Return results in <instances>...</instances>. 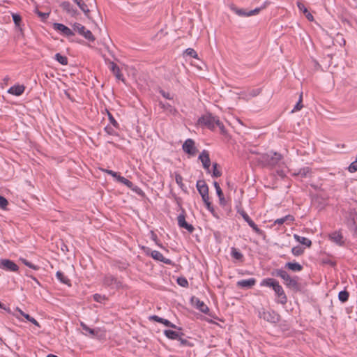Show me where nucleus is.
<instances>
[{
	"instance_id": "1",
	"label": "nucleus",
	"mask_w": 357,
	"mask_h": 357,
	"mask_svg": "<svg viewBox=\"0 0 357 357\" xmlns=\"http://www.w3.org/2000/svg\"><path fill=\"white\" fill-rule=\"evenodd\" d=\"M260 285L261 287H271L273 289L276 296L277 303H279L282 305H285L287 303V297L282 287L277 280L273 278H266L261 282Z\"/></svg>"
},
{
	"instance_id": "2",
	"label": "nucleus",
	"mask_w": 357,
	"mask_h": 357,
	"mask_svg": "<svg viewBox=\"0 0 357 357\" xmlns=\"http://www.w3.org/2000/svg\"><path fill=\"white\" fill-rule=\"evenodd\" d=\"M199 125L206 126L210 130H214L215 127H218L222 132H225V127L219 120V119L211 114H206L200 117L198 120Z\"/></svg>"
},
{
	"instance_id": "3",
	"label": "nucleus",
	"mask_w": 357,
	"mask_h": 357,
	"mask_svg": "<svg viewBox=\"0 0 357 357\" xmlns=\"http://www.w3.org/2000/svg\"><path fill=\"white\" fill-rule=\"evenodd\" d=\"M275 275L278 277L281 278L284 284L290 289L297 290L299 289L298 278L290 276L287 271L282 269H277L275 271Z\"/></svg>"
},
{
	"instance_id": "4",
	"label": "nucleus",
	"mask_w": 357,
	"mask_h": 357,
	"mask_svg": "<svg viewBox=\"0 0 357 357\" xmlns=\"http://www.w3.org/2000/svg\"><path fill=\"white\" fill-rule=\"evenodd\" d=\"M261 161L265 165L275 167H282L284 163L282 161V155L276 152H270L261 156Z\"/></svg>"
},
{
	"instance_id": "5",
	"label": "nucleus",
	"mask_w": 357,
	"mask_h": 357,
	"mask_svg": "<svg viewBox=\"0 0 357 357\" xmlns=\"http://www.w3.org/2000/svg\"><path fill=\"white\" fill-rule=\"evenodd\" d=\"M73 31L77 32L79 34L84 37L86 40L91 42L95 40V37L90 30L85 28L84 26L79 23H75L73 25Z\"/></svg>"
},
{
	"instance_id": "6",
	"label": "nucleus",
	"mask_w": 357,
	"mask_h": 357,
	"mask_svg": "<svg viewBox=\"0 0 357 357\" xmlns=\"http://www.w3.org/2000/svg\"><path fill=\"white\" fill-rule=\"evenodd\" d=\"M0 268L7 271L16 272L18 271V266L13 261L7 259L0 260Z\"/></svg>"
},
{
	"instance_id": "7",
	"label": "nucleus",
	"mask_w": 357,
	"mask_h": 357,
	"mask_svg": "<svg viewBox=\"0 0 357 357\" xmlns=\"http://www.w3.org/2000/svg\"><path fill=\"white\" fill-rule=\"evenodd\" d=\"M196 186L199 193L202 196V200L206 201L209 196L208 188L205 181L202 180L197 181Z\"/></svg>"
},
{
	"instance_id": "8",
	"label": "nucleus",
	"mask_w": 357,
	"mask_h": 357,
	"mask_svg": "<svg viewBox=\"0 0 357 357\" xmlns=\"http://www.w3.org/2000/svg\"><path fill=\"white\" fill-rule=\"evenodd\" d=\"M53 28L55 31L60 32L65 36L69 37L74 36L73 31L63 24L54 23Z\"/></svg>"
},
{
	"instance_id": "9",
	"label": "nucleus",
	"mask_w": 357,
	"mask_h": 357,
	"mask_svg": "<svg viewBox=\"0 0 357 357\" xmlns=\"http://www.w3.org/2000/svg\"><path fill=\"white\" fill-rule=\"evenodd\" d=\"M183 149L185 153L191 155H195L197 151V149L195 146V142L191 139H188L185 140L183 144Z\"/></svg>"
},
{
	"instance_id": "10",
	"label": "nucleus",
	"mask_w": 357,
	"mask_h": 357,
	"mask_svg": "<svg viewBox=\"0 0 357 357\" xmlns=\"http://www.w3.org/2000/svg\"><path fill=\"white\" fill-rule=\"evenodd\" d=\"M103 283L107 287H111L112 288H119L121 287V283L119 282L116 278L114 276L109 275H106L104 278Z\"/></svg>"
},
{
	"instance_id": "11",
	"label": "nucleus",
	"mask_w": 357,
	"mask_h": 357,
	"mask_svg": "<svg viewBox=\"0 0 357 357\" xmlns=\"http://www.w3.org/2000/svg\"><path fill=\"white\" fill-rule=\"evenodd\" d=\"M243 220L249 225L250 227L258 234H262L263 231L260 229L257 225L252 220V219L249 217V215L245 212L242 211L241 213Z\"/></svg>"
},
{
	"instance_id": "12",
	"label": "nucleus",
	"mask_w": 357,
	"mask_h": 357,
	"mask_svg": "<svg viewBox=\"0 0 357 357\" xmlns=\"http://www.w3.org/2000/svg\"><path fill=\"white\" fill-rule=\"evenodd\" d=\"M199 159L201 160L203 167L205 169H206L207 172H209L211 160H210L209 154H208V151H203L200 153V155L199 156Z\"/></svg>"
},
{
	"instance_id": "13",
	"label": "nucleus",
	"mask_w": 357,
	"mask_h": 357,
	"mask_svg": "<svg viewBox=\"0 0 357 357\" xmlns=\"http://www.w3.org/2000/svg\"><path fill=\"white\" fill-rule=\"evenodd\" d=\"M151 256L153 259L155 260L163 262L165 264L170 265L172 264V261L169 259L165 258L162 253H160L159 251L157 250H153L151 252Z\"/></svg>"
},
{
	"instance_id": "14",
	"label": "nucleus",
	"mask_w": 357,
	"mask_h": 357,
	"mask_svg": "<svg viewBox=\"0 0 357 357\" xmlns=\"http://www.w3.org/2000/svg\"><path fill=\"white\" fill-rule=\"evenodd\" d=\"M61 6L63 10L72 17H75L78 14L76 8H75L69 2L63 1Z\"/></svg>"
},
{
	"instance_id": "15",
	"label": "nucleus",
	"mask_w": 357,
	"mask_h": 357,
	"mask_svg": "<svg viewBox=\"0 0 357 357\" xmlns=\"http://www.w3.org/2000/svg\"><path fill=\"white\" fill-rule=\"evenodd\" d=\"M178 225L180 227L186 229L190 233H192L194 231L193 226L185 221V218L183 215L181 214L178 216Z\"/></svg>"
},
{
	"instance_id": "16",
	"label": "nucleus",
	"mask_w": 357,
	"mask_h": 357,
	"mask_svg": "<svg viewBox=\"0 0 357 357\" xmlns=\"http://www.w3.org/2000/svg\"><path fill=\"white\" fill-rule=\"evenodd\" d=\"M25 90V86L24 85H14L11 86L8 90V93L16 96H21Z\"/></svg>"
},
{
	"instance_id": "17",
	"label": "nucleus",
	"mask_w": 357,
	"mask_h": 357,
	"mask_svg": "<svg viewBox=\"0 0 357 357\" xmlns=\"http://www.w3.org/2000/svg\"><path fill=\"white\" fill-rule=\"evenodd\" d=\"M331 241L336 243L338 245H342L344 244L343 236L339 231H334L329 235Z\"/></svg>"
},
{
	"instance_id": "18",
	"label": "nucleus",
	"mask_w": 357,
	"mask_h": 357,
	"mask_svg": "<svg viewBox=\"0 0 357 357\" xmlns=\"http://www.w3.org/2000/svg\"><path fill=\"white\" fill-rule=\"evenodd\" d=\"M150 320H153L159 323L164 324L166 326L171 327L173 328H176V326L172 323H171L169 320L161 318L157 315H153L149 317Z\"/></svg>"
},
{
	"instance_id": "19",
	"label": "nucleus",
	"mask_w": 357,
	"mask_h": 357,
	"mask_svg": "<svg viewBox=\"0 0 357 357\" xmlns=\"http://www.w3.org/2000/svg\"><path fill=\"white\" fill-rule=\"evenodd\" d=\"M256 283L255 278H250L248 280H241L237 282V286L241 288H251Z\"/></svg>"
},
{
	"instance_id": "20",
	"label": "nucleus",
	"mask_w": 357,
	"mask_h": 357,
	"mask_svg": "<svg viewBox=\"0 0 357 357\" xmlns=\"http://www.w3.org/2000/svg\"><path fill=\"white\" fill-rule=\"evenodd\" d=\"M262 317L264 319L275 323L278 321V315L274 312H263Z\"/></svg>"
},
{
	"instance_id": "21",
	"label": "nucleus",
	"mask_w": 357,
	"mask_h": 357,
	"mask_svg": "<svg viewBox=\"0 0 357 357\" xmlns=\"http://www.w3.org/2000/svg\"><path fill=\"white\" fill-rule=\"evenodd\" d=\"M213 185L215 188V191H216V193H217V195L219 198V201H220V204L222 206H225L227 204V202L224 197V195H223V192L222 191V189L220 188L219 184L218 182L215 181L213 183Z\"/></svg>"
},
{
	"instance_id": "22",
	"label": "nucleus",
	"mask_w": 357,
	"mask_h": 357,
	"mask_svg": "<svg viewBox=\"0 0 357 357\" xmlns=\"http://www.w3.org/2000/svg\"><path fill=\"white\" fill-rule=\"evenodd\" d=\"M294 220V216L291 215H285L284 217H282L281 218H278L274 221V225H282L284 223H287V225H289L291 222H292Z\"/></svg>"
},
{
	"instance_id": "23",
	"label": "nucleus",
	"mask_w": 357,
	"mask_h": 357,
	"mask_svg": "<svg viewBox=\"0 0 357 357\" xmlns=\"http://www.w3.org/2000/svg\"><path fill=\"white\" fill-rule=\"evenodd\" d=\"M164 334L167 338L170 340H178L181 337V335H182V333L179 332L172 330H165Z\"/></svg>"
},
{
	"instance_id": "24",
	"label": "nucleus",
	"mask_w": 357,
	"mask_h": 357,
	"mask_svg": "<svg viewBox=\"0 0 357 357\" xmlns=\"http://www.w3.org/2000/svg\"><path fill=\"white\" fill-rule=\"evenodd\" d=\"M297 6L298 8V9L302 11L305 17L307 18L308 20L310 21H313L314 20V17L312 16V15L307 10V9L305 8V6H304V4L300 1L297 2Z\"/></svg>"
},
{
	"instance_id": "25",
	"label": "nucleus",
	"mask_w": 357,
	"mask_h": 357,
	"mask_svg": "<svg viewBox=\"0 0 357 357\" xmlns=\"http://www.w3.org/2000/svg\"><path fill=\"white\" fill-rule=\"evenodd\" d=\"M261 92V89H254L249 90L247 93H241L242 98H244L245 100H249L250 98L252 97H255L258 96Z\"/></svg>"
},
{
	"instance_id": "26",
	"label": "nucleus",
	"mask_w": 357,
	"mask_h": 357,
	"mask_svg": "<svg viewBox=\"0 0 357 357\" xmlns=\"http://www.w3.org/2000/svg\"><path fill=\"white\" fill-rule=\"evenodd\" d=\"M73 1L79 6L81 10L85 14V15L88 16L90 13V10L89 9L87 5L83 1V0Z\"/></svg>"
},
{
	"instance_id": "27",
	"label": "nucleus",
	"mask_w": 357,
	"mask_h": 357,
	"mask_svg": "<svg viewBox=\"0 0 357 357\" xmlns=\"http://www.w3.org/2000/svg\"><path fill=\"white\" fill-rule=\"evenodd\" d=\"M294 238H295V240L297 242H298L304 245H306L307 247H310L312 244V242L310 239H308L305 237H303V236H301L298 234H294Z\"/></svg>"
},
{
	"instance_id": "28",
	"label": "nucleus",
	"mask_w": 357,
	"mask_h": 357,
	"mask_svg": "<svg viewBox=\"0 0 357 357\" xmlns=\"http://www.w3.org/2000/svg\"><path fill=\"white\" fill-rule=\"evenodd\" d=\"M285 267L293 271H301L303 268L302 266L297 262H288L285 264Z\"/></svg>"
},
{
	"instance_id": "29",
	"label": "nucleus",
	"mask_w": 357,
	"mask_h": 357,
	"mask_svg": "<svg viewBox=\"0 0 357 357\" xmlns=\"http://www.w3.org/2000/svg\"><path fill=\"white\" fill-rule=\"evenodd\" d=\"M111 70L118 79L122 80L123 82L124 81L123 75L120 72L119 68L115 63H112Z\"/></svg>"
},
{
	"instance_id": "30",
	"label": "nucleus",
	"mask_w": 357,
	"mask_h": 357,
	"mask_svg": "<svg viewBox=\"0 0 357 357\" xmlns=\"http://www.w3.org/2000/svg\"><path fill=\"white\" fill-rule=\"evenodd\" d=\"M56 278L62 283L68 284V286H70V280L68 278L67 276H66L61 271H57L56 273Z\"/></svg>"
},
{
	"instance_id": "31",
	"label": "nucleus",
	"mask_w": 357,
	"mask_h": 357,
	"mask_svg": "<svg viewBox=\"0 0 357 357\" xmlns=\"http://www.w3.org/2000/svg\"><path fill=\"white\" fill-rule=\"evenodd\" d=\"M310 173V169L308 167H303L302 169H300L298 172H295L293 174L294 176H300L301 177H306Z\"/></svg>"
},
{
	"instance_id": "32",
	"label": "nucleus",
	"mask_w": 357,
	"mask_h": 357,
	"mask_svg": "<svg viewBox=\"0 0 357 357\" xmlns=\"http://www.w3.org/2000/svg\"><path fill=\"white\" fill-rule=\"evenodd\" d=\"M231 255L234 259L236 260H242L243 257V254L234 247L231 248Z\"/></svg>"
},
{
	"instance_id": "33",
	"label": "nucleus",
	"mask_w": 357,
	"mask_h": 357,
	"mask_svg": "<svg viewBox=\"0 0 357 357\" xmlns=\"http://www.w3.org/2000/svg\"><path fill=\"white\" fill-rule=\"evenodd\" d=\"M54 58L61 65H67L68 64L67 57L61 55L59 53H56L54 56Z\"/></svg>"
},
{
	"instance_id": "34",
	"label": "nucleus",
	"mask_w": 357,
	"mask_h": 357,
	"mask_svg": "<svg viewBox=\"0 0 357 357\" xmlns=\"http://www.w3.org/2000/svg\"><path fill=\"white\" fill-rule=\"evenodd\" d=\"M81 326H82L83 331H84L85 335L89 333L91 336L93 337V336H95L97 334V332H96L93 329H92V328H89V326H87L83 322L81 323Z\"/></svg>"
},
{
	"instance_id": "35",
	"label": "nucleus",
	"mask_w": 357,
	"mask_h": 357,
	"mask_svg": "<svg viewBox=\"0 0 357 357\" xmlns=\"http://www.w3.org/2000/svg\"><path fill=\"white\" fill-rule=\"evenodd\" d=\"M118 181L124 184L125 185L128 186V188H132L133 184L131 181H130L129 180H128L127 178H126L125 177L123 176H118Z\"/></svg>"
},
{
	"instance_id": "36",
	"label": "nucleus",
	"mask_w": 357,
	"mask_h": 357,
	"mask_svg": "<svg viewBox=\"0 0 357 357\" xmlns=\"http://www.w3.org/2000/svg\"><path fill=\"white\" fill-rule=\"evenodd\" d=\"M184 54L190 57L198 59V54L192 48H188L185 50Z\"/></svg>"
},
{
	"instance_id": "37",
	"label": "nucleus",
	"mask_w": 357,
	"mask_h": 357,
	"mask_svg": "<svg viewBox=\"0 0 357 357\" xmlns=\"http://www.w3.org/2000/svg\"><path fill=\"white\" fill-rule=\"evenodd\" d=\"M16 313H13V315L15 317L20 321H22L20 316L24 317L26 319V316H29L28 314L24 313L21 309L19 307L16 308Z\"/></svg>"
},
{
	"instance_id": "38",
	"label": "nucleus",
	"mask_w": 357,
	"mask_h": 357,
	"mask_svg": "<svg viewBox=\"0 0 357 357\" xmlns=\"http://www.w3.org/2000/svg\"><path fill=\"white\" fill-rule=\"evenodd\" d=\"M338 298L342 302H346L349 298V293L347 291H341L338 294Z\"/></svg>"
},
{
	"instance_id": "39",
	"label": "nucleus",
	"mask_w": 357,
	"mask_h": 357,
	"mask_svg": "<svg viewBox=\"0 0 357 357\" xmlns=\"http://www.w3.org/2000/svg\"><path fill=\"white\" fill-rule=\"evenodd\" d=\"M302 96H303V94L301 93L300 95L299 100H298V102L296 104V105L294 106V109L291 110V113L298 112V111H299V110H301L302 109V107H303Z\"/></svg>"
},
{
	"instance_id": "40",
	"label": "nucleus",
	"mask_w": 357,
	"mask_h": 357,
	"mask_svg": "<svg viewBox=\"0 0 357 357\" xmlns=\"http://www.w3.org/2000/svg\"><path fill=\"white\" fill-rule=\"evenodd\" d=\"M197 305L198 309L202 312L206 313L208 311V307L204 303V302L198 301Z\"/></svg>"
},
{
	"instance_id": "41",
	"label": "nucleus",
	"mask_w": 357,
	"mask_h": 357,
	"mask_svg": "<svg viewBox=\"0 0 357 357\" xmlns=\"http://www.w3.org/2000/svg\"><path fill=\"white\" fill-rule=\"evenodd\" d=\"M175 181L181 188L184 187V184L183 183V177L179 174L175 173Z\"/></svg>"
},
{
	"instance_id": "42",
	"label": "nucleus",
	"mask_w": 357,
	"mask_h": 357,
	"mask_svg": "<svg viewBox=\"0 0 357 357\" xmlns=\"http://www.w3.org/2000/svg\"><path fill=\"white\" fill-rule=\"evenodd\" d=\"M93 299L96 302L102 303L103 301H105L106 300V297L104 295H101V294H95L93 295Z\"/></svg>"
},
{
	"instance_id": "43",
	"label": "nucleus",
	"mask_w": 357,
	"mask_h": 357,
	"mask_svg": "<svg viewBox=\"0 0 357 357\" xmlns=\"http://www.w3.org/2000/svg\"><path fill=\"white\" fill-rule=\"evenodd\" d=\"M234 11L238 16L248 17V11L243 9L234 8Z\"/></svg>"
},
{
	"instance_id": "44",
	"label": "nucleus",
	"mask_w": 357,
	"mask_h": 357,
	"mask_svg": "<svg viewBox=\"0 0 357 357\" xmlns=\"http://www.w3.org/2000/svg\"><path fill=\"white\" fill-rule=\"evenodd\" d=\"M12 17H13V22L15 24V25L20 26V22L22 21V18H21L20 15L18 14H13Z\"/></svg>"
},
{
	"instance_id": "45",
	"label": "nucleus",
	"mask_w": 357,
	"mask_h": 357,
	"mask_svg": "<svg viewBox=\"0 0 357 357\" xmlns=\"http://www.w3.org/2000/svg\"><path fill=\"white\" fill-rule=\"evenodd\" d=\"M217 166H218L217 163H213V176H214V177H219L221 176V172L220 170L218 169Z\"/></svg>"
},
{
	"instance_id": "46",
	"label": "nucleus",
	"mask_w": 357,
	"mask_h": 357,
	"mask_svg": "<svg viewBox=\"0 0 357 357\" xmlns=\"http://www.w3.org/2000/svg\"><path fill=\"white\" fill-rule=\"evenodd\" d=\"M22 261L23 262V264L24 265H26V266L33 269V270H38V266L31 264V262L28 261L26 259H21Z\"/></svg>"
},
{
	"instance_id": "47",
	"label": "nucleus",
	"mask_w": 357,
	"mask_h": 357,
	"mask_svg": "<svg viewBox=\"0 0 357 357\" xmlns=\"http://www.w3.org/2000/svg\"><path fill=\"white\" fill-rule=\"evenodd\" d=\"M8 205L7 199L3 196L0 195V208L4 209Z\"/></svg>"
},
{
	"instance_id": "48",
	"label": "nucleus",
	"mask_w": 357,
	"mask_h": 357,
	"mask_svg": "<svg viewBox=\"0 0 357 357\" xmlns=\"http://www.w3.org/2000/svg\"><path fill=\"white\" fill-rule=\"evenodd\" d=\"M291 252L294 255L298 256L303 252V250L300 247H294L291 249Z\"/></svg>"
},
{
	"instance_id": "49",
	"label": "nucleus",
	"mask_w": 357,
	"mask_h": 357,
	"mask_svg": "<svg viewBox=\"0 0 357 357\" xmlns=\"http://www.w3.org/2000/svg\"><path fill=\"white\" fill-rule=\"evenodd\" d=\"M102 171L107 173L108 174L111 175L112 176L115 178L117 181H118V176H120V175L117 172H115L112 170L102 169Z\"/></svg>"
},
{
	"instance_id": "50",
	"label": "nucleus",
	"mask_w": 357,
	"mask_h": 357,
	"mask_svg": "<svg viewBox=\"0 0 357 357\" xmlns=\"http://www.w3.org/2000/svg\"><path fill=\"white\" fill-rule=\"evenodd\" d=\"M177 281H178V284L181 285V287L188 286V282L187 280L184 278H178Z\"/></svg>"
},
{
	"instance_id": "51",
	"label": "nucleus",
	"mask_w": 357,
	"mask_h": 357,
	"mask_svg": "<svg viewBox=\"0 0 357 357\" xmlns=\"http://www.w3.org/2000/svg\"><path fill=\"white\" fill-rule=\"evenodd\" d=\"M26 319L30 322H31L33 324L38 327H40L39 323L37 321L36 319H35L33 317H31V316H26Z\"/></svg>"
},
{
	"instance_id": "52",
	"label": "nucleus",
	"mask_w": 357,
	"mask_h": 357,
	"mask_svg": "<svg viewBox=\"0 0 357 357\" xmlns=\"http://www.w3.org/2000/svg\"><path fill=\"white\" fill-rule=\"evenodd\" d=\"M160 92L161 95H162L165 98L168 99V100H172V99H173V96H172L171 93H168V92H165V91H162H162H160Z\"/></svg>"
},
{
	"instance_id": "53",
	"label": "nucleus",
	"mask_w": 357,
	"mask_h": 357,
	"mask_svg": "<svg viewBox=\"0 0 357 357\" xmlns=\"http://www.w3.org/2000/svg\"><path fill=\"white\" fill-rule=\"evenodd\" d=\"M108 115L110 123L113 125L114 127L118 128L119 123H117V121L114 119V118L112 116L111 114H109Z\"/></svg>"
},
{
	"instance_id": "54",
	"label": "nucleus",
	"mask_w": 357,
	"mask_h": 357,
	"mask_svg": "<svg viewBox=\"0 0 357 357\" xmlns=\"http://www.w3.org/2000/svg\"><path fill=\"white\" fill-rule=\"evenodd\" d=\"M160 105L161 107L169 110L170 112H172L174 111V109L172 108V107L171 105H169V104H165V103H162V102H160Z\"/></svg>"
},
{
	"instance_id": "55",
	"label": "nucleus",
	"mask_w": 357,
	"mask_h": 357,
	"mask_svg": "<svg viewBox=\"0 0 357 357\" xmlns=\"http://www.w3.org/2000/svg\"><path fill=\"white\" fill-rule=\"evenodd\" d=\"M260 10V8H255L254 10L248 11V17L257 15L259 13Z\"/></svg>"
},
{
	"instance_id": "56",
	"label": "nucleus",
	"mask_w": 357,
	"mask_h": 357,
	"mask_svg": "<svg viewBox=\"0 0 357 357\" xmlns=\"http://www.w3.org/2000/svg\"><path fill=\"white\" fill-rule=\"evenodd\" d=\"M105 130L109 134V135H114L116 134L115 131L114 130V129L109 126H106L105 128Z\"/></svg>"
},
{
	"instance_id": "57",
	"label": "nucleus",
	"mask_w": 357,
	"mask_h": 357,
	"mask_svg": "<svg viewBox=\"0 0 357 357\" xmlns=\"http://www.w3.org/2000/svg\"><path fill=\"white\" fill-rule=\"evenodd\" d=\"M203 202H204V204H206V208H207L209 211H212L213 210V207H212V206H211V202H209V197H208V199H207V200H206V201H203Z\"/></svg>"
},
{
	"instance_id": "58",
	"label": "nucleus",
	"mask_w": 357,
	"mask_h": 357,
	"mask_svg": "<svg viewBox=\"0 0 357 357\" xmlns=\"http://www.w3.org/2000/svg\"><path fill=\"white\" fill-rule=\"evenodd\" d=\"M350 217L351 218L353 222H354V224L355 225L356 224V221H357V214L356 213H351L350 214Z\"/></svg>"
},
{
	"instance_id": "59",
	"label": "nucleus",
	"mask_w": 357,
	"mask_h": 357,
	"mask_svg": "<svg viewBox=\"0 0 357 357\" xmlns=\"http://www.w3.org/2000/svg\"><path fill=\"white\" fill-rule=\"evenodd\" d=\"M38 14L39 16H40L41 17H43L44 19L47 18L49 15L48 13H41V12H38Z\"/></svg>"
},
{
	"instance_id": "60",
	"label": "nucleus",
	"mask_w": 357,
	"mask_h": 357,
	"mask_svg": "<svg viewBox=\"0 0 357 357\" xmlns=\"http://www.w3.org/2000/svg\"><path fill=\"white\" fill-rule=\"evenodd\" d=\"M0 308L3 309L4 310L8 312V313H11L10 310L9 308L6 307L4 306V305L3 303H1V302H0Z\"/></svg>"
},
{
	"instance_id": "61",
	"label": "nucleus",
	"mask_w": 357,
	"mask_h": 357,
	"mask_svg": "<svg viewBox=\"0 0 357 357\" xmlns=\"http://www.w3.org/2000/svg\"><path fill=\"white\" fill-rule=\"evenodd\" d=\"M278 174H279L280 176H284V175L282 171H281V172H278Z\"/></svg>"
},
{
	"instance_id": "62",
	"label": "nucleus",
	"mask_w": 357,
	"mask_h": 357,
	"mask_svg": "<svg viewBox=\"0 0 357 357\" xmlns=\"http://www.w3.org/2000/svg\"><path fill=\"white\" fill-rule=\"evenodd\" d=\"M47 357H58V356L56 355H54V354H48Z\"/></svg>"
},
{
	"instance_id": "63",
	"label": "nucleus",
	"mask_w": 357,
	"mask_h": 357,
	"mask_svg": "<svg viewBox=\"0 0 357 357\" xmlns=\"http://www.w3.org/2000/svg\"><path fill=\"white\" fill-rule=\"evenodd\" d=\"M355 236L357 238V227L356 228V230H355Z\"/></svg>"
},
{
	"instance_id": "64",
	"label": "nucleus",
	"mask_w": 357,
	"mask_h": 357,
	"mask_svg": "<svg viewBox=\"0 0 357 357\" xmlns=\"http://www.w3.org/2000/svg\"><path fill=\"white\" fill-rule=\"evenodd\" d=\"M34 280H36V283L39 284L38 281L36 278H34Z\"/></svg>"
}]
</instances>
